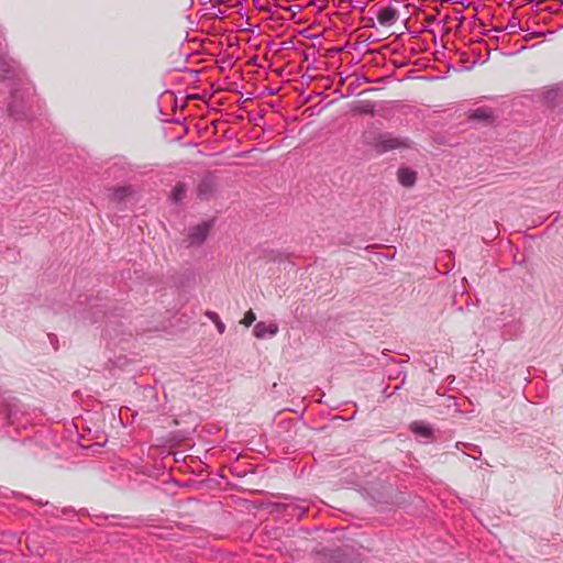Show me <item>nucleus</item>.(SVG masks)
Segmentation results:
<instances>
[{"label": "nucleus", "mask_w": 563, "mask_h": 563, "mask_svg": "<svg viewBox=\"0 0 563 563\" xmlns=\"http://www.w3.org/2000/svg\"><path fill=\"white\" fill-rule=\"evenodd\" d=\"M211 223L210 222H200L196 225H192L188 229L186 235V242L189 246H200L202 245L210 233Z\"/></svg>", "instance_id": "1"}, {"label": "nucleus", "mask_w": 563, "mask_h": 563, "mask_svg": "<svg viewBox=\"0 0 563 563\" xmlns=\"http://www.w3.org/2000/svg\"><path fill=\"white\" fill-rule=\"evenodd\" d=\"M397 19H398V12L396 9H394L391 7L383 8L377 13V22L382 26L389 27L396 23Z\"/></svg>", "instance_id": "2"}, {"label": "nucleus", "mask_w": 563, "mask_h": 563, "mask_svg": "<svg viewBox=\"0 0 563 563\" xmlns=\"http://www.w3.org/2000/svg\"><path fill=\"white\" fill-rule=\"evenodd\" d=\"M278 332L276 323L258 322L254 327V335L257 339H264L266 335H275Z\"/></svg>", "instance_id": "3"}, {"label": "nucleus", "mask_w": 563, "mask_h": 563, "mask_svg": "<svg viewBox=\"0 0 563 563\" xmlns=\"http://www.w3.org/2000/svg\"><path fill=\"white\" fill-rule=\"evenodd\" d=\"M416 178H417L416 173L408 168H402V169H399V172H398V180L401 185H404L406 187L412 186L416 181Z\"/></svg>", "instance_id": "4"}, {"label": "nucleus", "mask_w": 563, "mask_h": 563, "mask_svg": "<svg viewBox=\"0 0 563 563\" xmlns=\"http://www.w3.org/2000/svg\"><path fill=\"white\" fill-rule=\"evenodd\" d=\"M410 429L413 433L420 434L424 438H429L431 435V429L428 426L422 424L420 422H413L410 426Z\"/></svg>", "instance_id": "5"}, {"label": "nucleus", "mask_w": 563, "mask_h": 563, "mask_svg": "<svg viewBox=\"0 0 563 563\" xmlns=\"http://www.w3.org/2000/svg\"><path fill=\"white\" fill-rule=\"evenodd\" d=\"M114 195L115 197H112L115 201H122L124 200L125 198H128L126 196L130 195V189L129 188H118L114 190Z\"/></svg>", "instance_id": "6"}, {"label": "nucleus", "mask_w": 563, "mask_h": 563, "mask_svg": "<svg viewBox=\"0 0 563 563\" xmlns=\"http://www.w3.org/2000/svg\"><path fill=\"white\" fill-rule=\"evenodd\" d=\"M184 192H185V187L183 185L176 186L174 191H173V200L175 202L180 201L183 199Z\"/></svg>", "instance_id": "7"}, {"label": "nucleus", "mask_w": 563, "mask_h": 563, "mask_svg": "<svg viewBox=\"0 0 563 563\" xmlns=\"http://www.w3.org/2000/svg\"><path fill=\"white\" fill-rule=\"evenodd\" d=\"M255 320H256L255 313L252 310H250L245 313L241 323L244 324L245 327H250Z\"/></svg>", "instance_id": "8"}, {"label": "nucleus", "mask_w": 563, "mask_h": 563, "mask_svg": "<svg viewBox=\"0 0 563 563\" xmlns=\"http://www.w3.org/2000/svg\"><path fill=\"white\" fill-rule=\"evenodd\" d=\"M214 324L221 334L225 331V325L220 319L216 320Z\"/></svg>", "instance_id": "9"}, {"label": "nucleus", "mask_w": 563, "mask_h": 563, "mask_svg": "<svg viewBox=\"0 0 563 563\" xmlns=\"http://www.w3.org/2000/svg\"><path fill=\"white\" fill-rule=\"evenodd\" d=\"M206 317H208L211 321L216 322L219 319V316L216 312L207 311Z\"/></svg>", "instance_id": "10"}, {"label": "nucleus", "mask_w": 563, "mask_h": 563, "mask_svg": "<svg viewBox=\"0 0 563 563\" xmlns=\"http://www.w3.org/2000/svg\"><path fill=\"white\" fill-rule=\"evenodd\" d=\"M397 146H398V142L397 141H393V143L388 145V148H395Z\"/></svg>", "instance_id": "11"}]
</instances>
